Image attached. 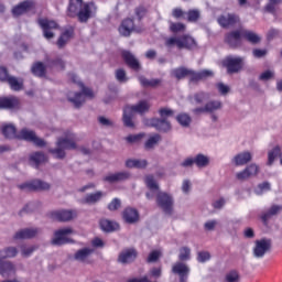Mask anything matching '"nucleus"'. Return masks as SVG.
Instances as JSON below:
<instances>
[{"label": "nucleus", "instance_id": "cd10ccee", "mask_svg": "<svg viewBox=\"0 0 282 282\" xmlns=\"http://www.w3.org/2000/svg\"><path fill=\"white\" fill-rule=\"evenodd\" d=\"M282 206L281 205H272L267 212L261 214V220L264 226H268V221H270L271 218L275 217V215H279L281 213Z\"/></svg>", "mask_w": 282, "mask_h": 282}, {"label": "nucleus", "instance_id": "6e6d98bb", "mask_svg": "<svg viewBox=\"0 0 282 282\" xmlns=\"http://www.w3.org/2000/svg\"><path fill=\"white\" fill-rule=\"evenodd\" d=\"M178 259L181 263H183V261H191V248L182 247L180 249Z\"/></svg>", "mask_w": 282, "mask_h": 282}, {"label": "nucleus", "instance_id": "2f4dec72", "mask_svg": "<svg viewBox=\"0 0 282 282\" xmlns=\"http://www.w3.org/2000/svg\"><path fill=\"white\" fill-rule=\"evenodd\" d=\"M232 162L235 166H246V164L252 162V153L249 151L241 152L232 159Z\"/></svg>", "mask_w": 282, "mask_h": 282}, {"label": "nucleus", "instance_id": "7c9ffc66", "mask_svg": "<svg viewBox=\"0 0 282 282\" xmlns=\"http://www.w3.org/2000/svg\"><path fill=\"white\" fill-rule=\"evenodd\" d=\"M31 72L37 78H45L47 76V64L35 62L31 67Z\"/></svg>", "mask_w": 282, "mask_h": 282}, {"label": "nucleus", "instance_id": "4468645a", "mask_svg": "<svg viewBox=\"0 0 282 282\" xmlns=\"http://www.w3.org/2000/svg\"><path fill=\"white\" fill-rule=\"evenodd\" d=\"M217 23L224 30H230V28H235V25L241 23V18L237 13L221 14L217 18Z\"/></svg>", "mask_w": 282, "mask_h": 282}, {"label": "nucleus", "instance_id": "a878e982", "mask_svg": "<svg viewBox=\"0 0 282 282\" xmlns=\"http://www.w3.org/2000/svg\"><path fill=\"white\" fill-rule=\"evenodd\" d=\"M40 232L41 229L39 228H24L15 232L14 239H34Z\"/></svg>", "mask_w": 282, "mask_h": 282}, {"label": "nucleus", "instance_id": "4c0bfd02", "mask_svg": "<svg viewBox=\"0 0 282 282\" xmlns=\"http://www.w3.org/2000/svg\"><path fill=\"white\" fill-rule=\"evenodd\" d=\"M99 226L104 232H116V230H120V225L109 219H101Z\"/></svg>", "mask_w": 282, "mask_h": 282}, {"label": "nucleus", "instance_id": "473e14b6", "mask_svg": "<svg viewBox=\"0 0 282 282\" xmlns=\"http://www.w3.org/2000/svg\"><path fill=\"white\" fill-rule=\"evenodd\" d=\"M47 162V156L43 152H33L30 155V164L34 166V169H39L41 164H45Z\"/></svg>", "mask_w": 282, "mask_h": 282}, {"label": "nucleus", "instance_id": "423d86ee", "mask_svg": "<svg viewBox=\"0 0 282 282\" xmlns=\"http://www.w3.org/2000/svg\"><path fill=\"white\" fill-rule=\"evenodd\" d=\"M243 65H246V57L229 55L223 59V67H226L227 74H239Z\"/></svg>", "mask_w": 282, "mask_h": 282}, {"label": "nucleus", "instance_id": "b1692460", "mask_svg": "<svg viewBox=\"0 0 282 282\" xmlns=\"http://www.w3.org/2000/svg\"><path fill=\"white\" fill-rule=\"evenodd\" d=\"M74 32H75L74 26H67L64 29V31L62 32V34L57 40V47L59 50H63V47H65V45L69 43L70 39H74Z\"/></svg>", "mask_w": 282, "mask_h": 282}, {"label": "nucleus", "instance_id": "680f3d73", "mask_svg": "<svg viewBox=\"0 0 282 282\" xmlns=\"http://www.w3.org/2000/svg\"><path fill=\"white\" fill-rule=\"evenodd\" d=\"M159 113L162 120H166L167 118H171L172 116H174L175 112L170 108H161L159 110Z\"/></svg>", "mask_w": 282, "mask_h": 282}, {"label": "nucleus", "instance_id": "20e7f679", "mask_svg": "<svg viewBox=\"0 0 282 282\" xmlns=\"http://www.w3.org/2000/svg\"><path fill=\"white\" fill-rule=\"evenodd\" d=\"M156 206H159V208L162 209V213L167 215V217H172L175 213V199L173 198V195L166 192H158Z\"/></svg>", "mask_w": 282, "mask_h": 282}, {"label": "nucleus", "instance_id": "69168bd1", "mask_svg": "<svg viewBox=\"0 0 282 282\" xmlns=\"http://www.w3.org/2000/svg\"><path fill=\"white\" fill-rule=\"evenodd\" d=\"M274 78V72L272 70H265L259 76V80H262L263 83H268V80H272Z\"/></svg>", "mask_w": 282, "mask_h": 282}, {"label": "nucleus", "instance_id": "8fccbe9b", "mask_svg": "<svg viewBox=\"0 0 282 282\" xmlns=\"http://www.w3.org/2000/svg\"><path fill=\"white\" fill-rule=\"evenodd\" d=\"M176 120L178 124H181V127H191V122H193V119L186 112H183L176 116Z\"/></svg>", "mask_w": 282, "mask_h": 282}, {"label": "nucleus", "instance_id": "39448f33", "mask_svg": "<svg viewBox=\"0 0 282 282\" xmlns=\"http://www.w3.org/2000/svg\"><path fill=\"white\" fill-rule=\"evenodd\" d=\"M79 87H82L83 93H68L67 100L74 105L75 109H80L83 105H85V96H89L94 98V91L90 88L85 87L83 83H78Z\"/></svg>", "mask_w": 282, "mask_h": 282}, {"label": "nucleus", "instance_id": "4d7b16f0", "mask_svg": "<svg viewBox=\"0 0 282 282\" xmlns=\"http://www.w3.org/2000/svg\"><path fill=\"white\" fill-rule=\"evenodd\" d=\"M145 184L150 191H160V185L158 184L153 175H149L145 177Z\"/></svg>", "mask_w": 282, "mask_h": 282}, {"label": "nucleus", "instance_id": "de8ad7c7", "mask_svg": "<svg viewBox=\"0 0 282 282\" xmlns=\"http://www.w3.org/2000/svg\"><path fill=\"white\" fill-rule=\"evenodd\" d=\"M35 137H36V133L34 131L28 130L24 128L18 134V140H25L26 142H33Z\"/></svg>", "mask_w": 282, "mask_h": 282}, {"label": "nucleus", "instance_id": "f257e3e1", "mask_svg": "<svg viewBox=\"0 0 282 282\" xmlns=\"http://www.w3.org/2000/svg\"><path fill=\"white\" fill-rule=\"evenodd\" d=\"M95 6L93 2H84L83 0H69L67 8V17L76 19L79 23H87L91 18Z\"/></svg>", "mask_w": 282, "mask_h": 282}, {"label": "nucleus", "instance_id": "49530a36", "mask_svg": "<svg viewBox=\"0 0 282 282\" xmlns=\"http://www.w3.org/2000/svg\"><path fill=\"white\" fill-rule=\"evenodd\" d=\"M194 164L198 169H206V166L210 164V159L207 155L199 153L194 158Z\"/></svg>", "mask_w": 282, "mask_h": 282}, {"label": "nucleus", "instance_id": "09e8293b", "mask_svg": "<svg viewBox=\"0 0 282 282\" xmlns=\"http://www.w3.org/2000/svg\"><path fill=\"white\" fill-rule=\"evenodd\" d=\"M281 155V147L276 145L268 153V166H272L274 164V160Z\"/></svg>", "mask_w": 282, "mask_h": 282}, {"label": "nucleus", "instance_id": "bb28decb", "mask_svg": "<svg viewBox=\"0 0 282 282\" xmlns=\"http://www.w3.org/2000/svg\"><path fill=\"white\" fill-rule=\"evenodd\" d=\"M135 30V23L133 22V19H126L121 22L119 26V34L121 36H131V32Z\"/></svg>", "mask_w": 282, "mask_h": 282}, {"label": "nucleus", "instance_id": "9b49d317", "mask_svg": "<svg viewBox=\"0 0 282 282\" xmlns=\"http://www.w3.org/2000/svg\"><path fill=\"white\" fill-rule=\"evenodd\" d=\"M37 24L40 25L44 39H54L53 30H58L59 25L57 21L50 20L47 18H41L37 20Z\"/></svg>", "mask_w": 282, "mask_h": 282}, {"label": "nucleus", "instance_id": "ddd939ff", "mask_svg": "<svg viewBox=\"0 0 282 282\" xmlns=\"http://www.w3.org/2000/svg\"><path fill=\"white\" fill-rule=\"evenodd\" d=\"M50 219H53V221H61V223H67L72 221V219H76L78 217V213L76 210H67V209H61V210H54L48 214Z\"/></svg>", "mask_w": 282, "mask_h": 282}, {"label": "nucleus", "instance_id": "9d476101", "mask_svg": "<svg viewBox=\"0 0 282 282\" xmlns=\"http://www.w3.org/2000/svg\"><path fill=\"white\" fill-rule=\"evenodd\" d=\"M225 43L231 50H239L243 45V30H234L225 34Z\"/></svg>", "mask_w": 282, "mask_h": 282}, {"label": "nucleus", "instance_id": "13d9d810", "mask_svg": "<svg viewBox=\"0 0 282 282\" xmlns=\"http://www.w3.org/2000/svg\"><path fill=\"white\" fill-rule=\"evenodd\" d=\"M170 31H172L174 34H177V32H186V24L182 22H171Z\"/></svg>", "mask_w": 282, "mask_h": 282}, {"label": "nucleus", "instance_id": "0e129e2a", "mask_svg": "<svg viewBox=\"0 0 282 282\" xmlns=\"http://www.w3.org/2000/svg\"><path fill=\"white\" fill-rule=\"evenodd\" d=\"M142 138H144V134L140 133V134H130L126 138V141L129 144H135V142H140L142 140Z\"/></svg>", "mask_w": 282, "mask_h": 282}, {"label": "nucleus", "instance_id": "f03ea898", "mask_svg": "<svg viewBox=\"0 0 282 282\" xmlns=\"http://www.w3.org/2000/svg\"><path fill=\"white\" fill-rule=\"evenodd\" d=\"M19 254L17 247H7L0 250V274L1 276H11L17 274V265L6 259H14Z\"/></svg>", "mask_w": 282, "mask_h": 282}, {"label": "nucleus", "instance_id": "c03bdc74", "mask_svg": "<svg viewBox=\"0 0 282 282\" xmlns=\"http://www.w3.org/2000/svg\"><path fill=\"white\" fill-rule=\"evenodd\" d=\"M7 83L12 91H21V89H23V79L21 78L19 79L14 76H9Z\"/></svg>", "mask_w": 282, "mask_h": 282}, {"label": "nucleus", "instance_id": "f3484780", "mask_svg": "<svg viewBox=\"0 0 282 282\" xmlns=\"http://www.w3.org/2000/svg\"><path fill=\"white\" fill-rule=\"evenodd\" d=\"M72 232H74L72 228L56 230L51 241L52 246H65V243H69L72 240L67 238V235H72Z\"/></svg>", "mask_w": 282, "mask_h": 282}, {"label": "nucleus", "instance_id": "ea45409f", "mask_svg": "<svg viewBox=\"0 0 282 282\" xmlns=\"http://www.w3.org/2000/svg\"><path fill=\"white\" fill-rule=\"evenodd\" d=\"M172 76H174V78L176 80H182V79L186 78V76H191V78H192L193 69H188V68L182 66V67L173 69Z\"/></svg>", "mask_w": 282, "mask_h": 282}, {"label": "nucleus", "instance_id": "0eeeda50", "mask_svg": "<svg viewBox=\"0 0 282 282\" xmlns=\"http://www.w3.org/2000/svg\"><path fill=\"white\" fill-rule=\"evenodd\" d=\"M18 188H20V191H24L25 193H41L43 191H50L52 185L42 180H33L18 185Z\"/></svg>", "mask_w": 282, "mask_h": 282}, {"label": "nucleus", "instance_id": "e433bc0d", "mask_svg": "<svg viewBox=\"0 0 282 282\" xmlns=\"http://www.w3.org/2000/svg\"><path fill=\"white\" fill-rule=\"evenodd\" d=\"M47 69H65V61L62 57H46L45 58Z\"/></svg>", "mask_w": 282, "mask_h": 282}, {"label": "nucleus", "instance_id": "3c124183", "mask_svg": "<svg viewBox=\"0 0 282 282\" xmlns=\"http://www.w3.org/2000/svg\"><path fill=\"white\" fill-rule=\"evenodd\" d=\"M241 281V274H239V271L237 270H230L225 274V282H240Z\"/></svg>", "mask_w": 282, "mask_h": 282}, {"label": "nucleus", "instance_id": "f8f14e48", "mask_svg": "<svg viewBox=\"0 0 282 282\" xmlns=\"http://www.w3.org/2000/svg\"><path fill=\"white\" fill-rule=\"evenodd\" d=\"M224 104L219 100H209L204 106L192 109L194 116H202L203 113H215V111L221 110Z\"/></svg>", "mask_w": 282, "mask_h": 282}, {"label": "nucleus", "instance_id": "a211bd4d", "mask_svg": "<svg viewBox=\"0 0 282 282\" xmlns=\"http://www.w3.org/2000/svg\"><path fill=\"white\" fill-rule=\"evenodd\" d=\"M0 109H7L8 111H17L21 109V100L19 97H0Z\"/></svg>", "mask_w": 282, "mask_h": 282}, {"label": "nucleus", "instance_id": "5fc2aeb1", "mask_svg": "<svg viewBox=\"0 0 282 282\" xmlns=\"http://www.w3.org/2000/svg\"><path fill=\"white\" fill-rule=\"evenodd\" d=\"M166 47H173L176 45L178 50H184V45H182V36L181 37H170L165 41Z\"/></svg>", "mask_w": 282, "mask_h": 282}, {"label": "nucleus", "instance_id": "7ed1b4c3", "mask_svg": "<svg viewBox=\"0 0 282 282\" xmlns=\"http://www.w3.org/2000/svg\"><path fill=\"white\" fill-rule=\"evenodd\" d=\"M74 149H76L74 138H58L56 141V148L48 149V153H51L55 160H65L67 156L65 151H74Z\"/></svg>", "mask_w": 282, "mask_h": 282}, {"label": "nucleus", "instance_id": "774afa93", "mask_svg": "<svg viewBox=\"0 0 282 282\" xmlns=\"http://www.w3.org/2000/svg\"><path fill=\"white\" fill-rule=\"evenodd\" d=\"M122 206V203L120 202L119 198H113L111 203L108 205V210L115 212L118 210Z\"/></svg>", "mask_w": 282, "mask_h": 282}, {"label": "nucleus", "instance_id": "a18cd8bd", "mask_svg": "<svg viewBox=\"0 0 282 282\" xmlns=\"http://www.w3.org/2000/svg\"><path fill=\"white\" fill-rule=\"evenodd\" d=\"M2 133L4 138H8L9 140H14V138L18 139L19 134L17 133V127L14 124H7L2 128Z\"/></svg>", "mask_w": 282, "mask_h": 282}, {"label": "nucleus", "instance_id": "c85d7f7f", "mask_svg": "<svg viewBox=\"0 0 282 282\" xmlns=\"http://www.w3.org/2000/svg\"><path fill=\"white\" fill-rule=\"evenodd\" d=\"M130 109L133 113H139L140 116H144L151 109V104L147 100H141L137 105L133 106H126Z\"/></svg>", "mask_w": 282, "mask_h": 282}, {"label": "nucleus", "instance_id": "864d4df0", "mask_svg": "<svg viewBox=\"0 0 282 282\" xmlns=\"http://www.w3.org/2000/svg\"><path fill=\"white\" fill-rule=\"evenodd\" d=\"M185 14H187L186 20L189 23H197V21H199V17H202V14L199 13V10L197 9H192Z\"/></svg>", "mask_w": 282, "mask_h": 282}, {"label": "nucleus", "instance_id": "1a4fd4ad", "mask_svg": "<svg viewBox=\"0 0 282 282\" xmlns=\"http://www.w3.org/2000/svg\"><path fill=\"white\" fill-rule=\"evenodd\" d=\"M143 124H145V127H153V129L160 131V133H169V131L173 129L171 121L162 118L144 119Z\"/></svg>", "mask_w": 282, "mask_h": 282}, {"label": "nucleus", "instance_id": "6e6552de", "mask_svg": "<svg viewBox=\"0 0 282 282\" xmlns=\"http://www.w3.org/2000/svg\"><path fill=\"white\" fill-rule=\"evenodd\" d=\"M272 250V240L269 238H261L254 241L252 254L254 259H263Z\"/></svg>", "mask_w": 282, "mask_h": 282}, {"label": "nucleus", "instance_id": "aec40b11", "mask_svg": "<svg viewBox=\"0 0 282 282\" xmlns=\"http://www.w3.org/2000/svg\"><path fill=\"white\" fill-rule=\"evenodd\" d=\"M102 180L108 184H118V182H127V180H131V173L128 171L109 173L108 175L104 176Z\"/></svg>", "mask_w": 282, "mask_h": 282}, {"label": "nucleus", "instance_id": "bf43d9fd", "mask_svg": "<svg viewBox=\"0 0 282 282\" xmlns=\"http://www.w3.org/2000/svg\"><path fill=\"white\" fill-rule=\"evenodd\" d=\"M115 78L118 83H127L129 80V77H127V70L123 68H119L115 72Z\"/></svg>", "mask_w": 282, "mask_h": 282}, {"label": "nucleus", "instance_id": "603ef678", "mask_svg": "<svg viewBox=\"0 0 282 282\" xmlns=\"http://www.w3.org/2000/svg\"><path fill=\"white\" fill-rule=\"evenodd\" d=\"M161 141H162V135L155 133L154 135L150 137L147 140L144 148L145 149H153Z\"/></svg>", "mask_w": 282, "mask_h": 282}, {"label": "nucleus", "instance_id": "72a5a7b5", "mask_svg": "<svg viewBox=\"0 0 282 282\" xmlns=\"http://www.w3.org/2000/svg\"><path fill=\"white\" fill-rule=\"evenodd\" d=\"M105 195H106L105 192H101V191L87 194L83 198L82 204H88L89 206H91L94 204H98V202H100V199H102L105 197Z\"/></svg>", "mask_w": 282, "mask_h": 282}, {"label": "nucleus", "instance_id": "a19ab883", "mask_svg": "<svg viewBox=\"0 0 282 282\" xmlns=\"http://www.w3.org/2000/svg\"><path fill=\"white\" fill-rule=\"evenodd\" d=\"M149 166V161L138 160V159H128L126 161L127 169H147Z\"/></svg>", "mask_w": 282, "mask_h": 282}, {"label": "nucleus", "instance_id": "338daca9", "mask_svg": "<svg viewBox=\"0 0 282 282\" xmlns=\"http://www.w3.org/2000/svg\"><path fill=\"white\" fill-rule=\"evenodd\" d=\"M161 256H162V253L160 251L154 250V251L150 252L147 261H148V263H155L160 259Z\"/></svg>", "mask_w": 282, "mask_h": 282}, {"label": "nucleus", "instance_id": "37998d69", "mask_svg": "<svg viewBox=\"0 0 282 282\" xmlns=\"http://www.w3.org/2000/svg\"><path fill=\"white\" fill-rule=\"evenodd\" d=\"M181 42L183 50H195V47H197V41H195V39H193L191 35H182Z\"/></svg>", "mask_w": 282, "mask_h": 282}, {"label": "nucleus", "instance_id": "393cba45", "mask_svg": "<svg viewBox=\"0 0 282 282\" xmlns=\"http://www.w3.org/2000/svg\"><path fill=\"white\" fill-rule=\"evenodd\" d=\"M213 76H215V73L210 69L193 70L189 83H199V80H207V78H213Z\"/></svg>", "mask_w": 282, "mask_h": 282}, {"label": "nucleus", "instance_id": "79ce46f5", "mask_svg": "<svg viewBox=\"0 0 282 282\" xmlns=\"http://www.w3.org/2000/svg\"><path fill=\"white\" fill-rule=\"evenodd\" d=\"M138 80L140 83V85H142L143 87H160V85H162V79L159 78H152V79H148L147 77L140 75L138 77Z\"/></svg>", "mask_w": 282, "mask_h": 282}, {"label": "nucleus", "instance_id": "f704fd0d", "mask_svg": "<svg viewBox=\"0 0 282 282\" xmlns=\"http://www.w3.org/2000/svg\"><path fill=\"white\" fill-rule=\"evenodd\" d=\"M133 116L134 113L131 111V108H128L126 106L123 108V116H122L123 127H127L128 129L135 128V121H133Z\"/></svg>", "mask_w": 282, "mask_h": 282}, {"label": "nucleus", "instance_id": "58836bf2", "mask_svg": "<svg viewBox=\"0 0 282 282\" xmlns=\"http://www.w3.org/2000/svg\"><path fill=\"white\" fill-rule=\"evenodd\" d=\"M189 100H192V102H194V105H204V102L210 100V93H206V91H198L195 93Z\"/></svg>", "mask_w": 282, "mask_h": 282}, {"label": "nucleus", "instance_id": "2eb2a0df", "mask_svg": "<svg viewBox=\"0 0 282 282\" xmlns=\"http://www.w3.org/2000/svg\"><path fill=\"white\" fill-rule=\"evenodd\" d=\"M34 8H36V2L34 0H24L14 6L11 12L13 17H23V14H28V12L34 10Z\"/></svg>", "mask_w": 282, "mask_h": 282}, {"label": "nucleus", "instance_id": "c9c22d12", "mask_svg": "<svg viewBox=\"0 0 282 282\" xmlns=\"http://www.w3.org/2000/svg\"><path fill=\"white\" fill-rule=\"evenodd\" d=\"M94 254V249L83 248L76 251L74 254L75 261H79V263H88L87 259H89Z\"/></svg>", "mask_w": 282, "mask_h": 282}, {"label": "nucleus", "instance_id": "052dcab7", "mask_svg": "<svg viewBox=\"0 0 282 282\" xmlns=\"http://www.w3.org/2000/svg\"><path fill=\"white\" fill-rule=\"evenodd\" d=\"M97 120L101 127H106L107 129L113 127V121L105 116H99Z\"/></svg>", "mask_w": 282, "mask_h": 282}, {"label": "nucleus", "instance_id": "dca6fc26", "mask_svg": "<svg viewBox=\"0 0 282 282\" xmlns=\"http://www.w3.org/2000/svg\"><path fill=\"white\" fill-rule=\"evenodd\" d=\"M137 259L138 250H135V248H127L119 253L117 261L118 263H121V265H129L133 263Z\"/></svg>", "mask_w": 282, "mask_h": 282}, {"label": "nucleus", "instance_id": "6ab92c4d", "mask_svg": "<svg viewBox=\"0 0 282 282\" xmlns=\"http://www.w3.org/2000/svg\"><path fill=\"white\" fill-rule=\"evenodd\" d=\"M121 57L123 58L126 65H128L130 69H133V72H140V69H142V64H140V61L135 58V55H133V53L130 51H122Z\"/></svg>", "mask_w": 282, "mask_h": 282}, {"label": "nucleus", "instance_id": "e2e57ef3", "mask_svg": "<svg viewBox=\"0 0 282 282\" xmlns=\"http://www.w3.org/2000/svg\"><path fill=\"white\" fill-rule=\"evenodd\" d=\"M197 261H198V263H206V261H210V252H208V251L198 252Z\"/></svg>", "mask_w": 282, "mask_h": 282}, {"label": "nucleus", "instance_id": "c756f323", "mask_svg": "<svg viewBox=\"0 0 282 282\" xmlns=\"http://www.w3.org/2000/svg\"><path fill=\"white\" fill-rule=\"evenodd\" d=\"M242 39H245L247 43H250V45H259L262 41L261 35L251 30H242Z\"/></svg>", "mask_w": 282, "mask_h": 282}, {"label": "nucleus", "instance_id": "5701e85b", "mask_svg": "<svg viewBox=\"0 0 282 282\" xmlns=\"http://www.w3.org/2000/svg\"><path fill=\"white\" fill-rule=\"evenodd\" d=\"M122 219L126 224H138L140 221V212L133 207H127L122 212Z\"/></svg>", "mask_w": 282, "mask_h": 282}, {"label": "nucleus", "instance_id": "4be33fe9", "mask_svg": "<svg viewBox=\"0 0 282 282\" xmlns=\"http://www.w3.org/2000/svg\"><path fill=\"white\" fill-rule=\"evenodd\" d=\"M172 272L173 274H177L180 276V282H186L188 274H191V268H188L184 262H176L172 267Z\"/></svg>", "mask_w": 282, "mask_h": 282}, {"label": "nucleus", "instance_id": "412c9836", "mask_svg": "<svg viewBox=\"0 0 282 282\" xmlns=\"http://www.w3.org/2000/svg\"><path fill=\"white\" fill-rule=\"evenodd\" d=\"M256 175H259V165L252 163L243 171L238 172L236 174V178L239 180V182H246V180H250V177H256Z\"/></svg>", "mask_w": 282, "mask_h": 282}]
</instances>
